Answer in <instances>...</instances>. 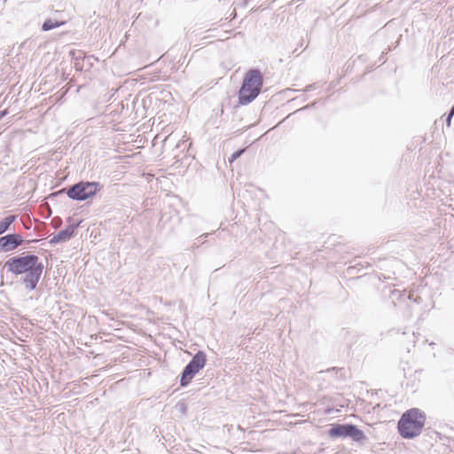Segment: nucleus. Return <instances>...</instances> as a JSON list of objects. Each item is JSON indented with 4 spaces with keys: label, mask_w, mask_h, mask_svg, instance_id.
<instances>
[{
    "label": "nucleus",
    "mask_w": 454,
    "mask_h": 454,
    "mask_svg": "<svg viewBox=\"0 0 454 454\" xmlns=\"http://www.w3.org/2000/svg\"><path fill=\"white\" fill-rule=\"evenodd\" d=\"M36 255L12 257L5 262L8 270L13 274L26 273L24 284L28 290H34L42 274V266Z\"/></svg>",
    "instance_id": "f257e3e1"
},
{
    "label": "nucleus",
    "mask_w": 454,
    "mask_h": 454,
    "mask_svg": "<svg viewBox=\"0 0 454 454\" xmlns=\"http://www.w3.org/2000/svg\"><path fill=\"white\" fill-rule=\"evenodd\" d=\"M427 421L425 412L418 408L406 411L398 421L397 429L403 438L412 439L419 436Z\"/></svg>",
    "instance_id": "f03ea898"
},
{
    "label": "nucleus",
    "mask_w": 454,
    "mask_h": 454,
    "mask_svg": "<svg viewBox=\"0 0 454 454\" xmlns=\"http://www.w3.org/2000/svg\"><path fill=\"white\" fill-rule=\"evenodd\" d=\"M262 82V75L258 70L248 71L239 91V104L247 105L253 101L259 95Z\"/></svg>",
    "instance_id": "7ed1b4c3"
},
{
    "label": "nucleus",
    "mask_w": 454,
    "mask_h": 454,
    "mask_svg": "<svg viewBox=\"0 0 454 454\" xmlns=\"http://www.w3.org/2000/svg\"><path fill=\"white\" fill-rule=\"evenodd\" d=\"M102 188L98 182H80L70 187L67 194L75 200H85L95 196Z\"/></svg>",
    "instance_id": "20e7f679"
},
{
    "label": "nucleus",
    "mask_w": 454,
    "mask_h": 454,
    "mask_svg": "<svg viewBox=\"0 0 454 454\" xmlns=\"http://www.w3.org/2000/svg\"><path fill=\"white\" fill-rule=\"evenodd\" d=\"M331 438L350 437L354 441L360 442L364 439V434L356 426L346 424H333L328 431Z\"/></svg>",
    "instance_id": "39448f33"
},
{
    "label": "nucleus",
    "mask_w": 454,
    "mask_h": 454,
    "mask_svg": "<svg viewBox=\"0 0 454 454\" xmlns=\"http://www.w3.org/2000/svg\"><path fill=\"white\" fill-rule=\"evenodd\" d=\"M206 364V356L203 352H198L192 361L185 366L181 377V386L188 385L194 375Z\"/></svg>",
    "instance_id": "423d86ee"
},
{
    "label": "nucleus",
    "mask_w": 454,
    "mask_h": 454,
    "mask_svg": "<svg viewBox=\"0 0 454 454\" xmlns=\"http://www.w3.org/2000/svg\"><path fill=\"white\" fill-rule=\"evenodd\" d=\"M22 238L19 234H9L0 238V247L4 251H12L21 245Z\"/></svg>",
    "instance_id": "0eeeda50"
},
{
    "label": "nucleus",
    "mask_w": 454,
    "mask_h": 454,
    "mask_svg": "<svg viewBox=\"0 0 454 454\" xmlns=\"http://www.w3.org/2000/svg\"><path fill=\"white\" fill-rule=\"evenodd\" d=\"M75 227L73 225L67 226L66 229L59 231L56 235H54L50 242L51 244H56L63 241H67L70 239L74 234Z\"/></svg>",
    "instance_id": "6e6552de"
},
{
    "label": "nucleus",
    "mask_w": 454,
    "mask_h": 454,
    "mask_svg": "<svg viewBox=\"0 0 454 454\" xmlns=\"http://www.w3.org/2000/svg\"><path fill=\"white\" fill-rule=\"evenodd\" d=\"M15 221L14 215H9L0 222V235L5 232L10 225Z\"/></svg>",
    "instance_id": "1a4fd4ad"
},
{
    "label": "nucleus",
    "mask_w": 454,
    "mask_h": 454,
    "mask_svg": "<svg viewBox=\"0 0 454 454\" xmlns=\"http://www.w3.org/2000/svg\"><path fill=\"white\" fill-rule=\"evenodd\" d=\"M65 24V21H54L52 20H48L46 21H44L43 25V29L44 31H48V30H51L52 28H55V27H58L59 26H62Z\"/></svg>",
    "instance_id": "9d476101"
},
{
    "label": "nucleus",
    "mask_w": 454,
    "mask_h": 454,
    "mask_svg": "<svg viewBox=\"0 0 454 454\" xmlns=\"http://www.w3.org/2000/svg\"><path fill=\"white\" fill-rule=\"evenodd\" d=\"M244 152L245 149L235 152L229 159L230 163H232L235 160H237Z\"/></svg>",
    "instance_id": "9b49d317"
},
{
    "label": "nucleus",
    "mask_w": 454,
    "mask_h": 454,
    "mask_svg": "<svg viewBox=\"0 0 454 454\" xmlns=\"http://www.w3.org/2000/svg\"><path fill=\"white\" fill-rule=\"evenodd\" d=\"M453 115H454V107L451 109V111H450V114H449V117H448V120H447L448 124H450V119H451V117H452Z\"/></svg>",
    "instance_id": "f8f14e48"
},
{
    "label": "nucleus",
    "mask_w": 454,
    "mask_h": 454,
    "mask_svg": "<svg viewBox=\"0 0 454 454\" xmlns=\"http://www.w3.org/2000/svg\"><path fill=\"white\" fill-rule=\"evenodd\" d=\"M6 114H7L6 110L0 112V119L3 118Z\"/></svg>",
    "instance_id": "ddd939ff"
},
{
    "label": "nucleus",
    "mask_w": 454,
    "mask_h": 454,
    "mask_svg": "<svg viewBox=\"0 0 454 454\" xmlns=\"http://www.w3.org/2000/svg\"><path fill=\"white\" fill-rule=\"evenodd\" d=\"M331 411H332V409H327V410L325 411V412H326V413H330Z\"/></svg>",
    "instance_id": "4468645a"
}]
</instances>
